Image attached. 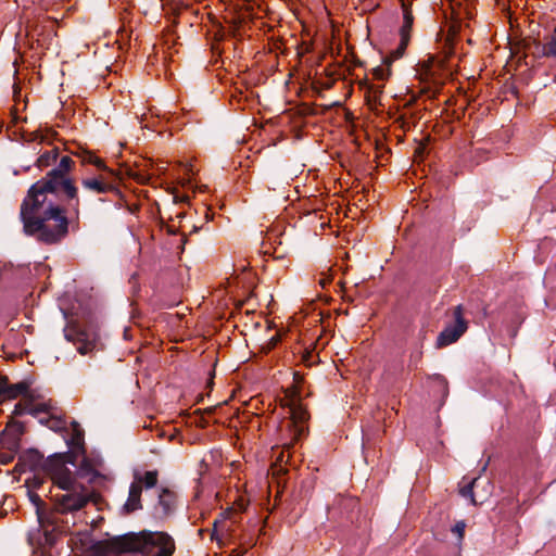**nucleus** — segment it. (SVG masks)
Wrapping results in <instances>:
<instances>
[{
  "mask_svg": "<svg viewBox=\"0 0 556 556\" xmlns=\"http://www.w3.org/2000/svg\"><path fill=\"white\" fill-rule=\"evenodd\" d=\"M80 199L74 180L60 169H50L33 184L20 208L23 232L43 244H58L68 235L70 217H79Z\"/></svg>",
  "mask_w": 556,
  "mask_h": 556,
  "instance_id": "f257e3e1",
  "label": "nucleus"
},
{
  "mask_svg": "<svg viewBox=\"0 0 556 556\" xmlns=\"http://www.w3.org/2000/svg\"><path fill=\"white\" fill-rule=\"evenodd\" d=\"M73 434L66 438L67 451L45 457L39 451L30 448L24 455V462L30 471H42L59 489L70 485L67 465H75L76 455L85 452V431L79 422H73Z\"/></svg>",
  "mask_w": 556,
  "mask_h": 556,
  "instance_id": "f03ea898",
  "label": "nucleus"
},
{
  "mask_svg": "<svg viewBox=\"0 0 556 556\" xmlns=\"http://www.w3.org/2000/svg\"><path fill=\"white\" fill-rule=\"evenodd\" d=\"M73 466L76 468L74 471L67 467L70 485L62 489L65 493L54 496L55 509L61 514L83 509L92 500V491L89 485L104 478L86 457V451L76 455Z\"/></svg>",
  "mask_w": 556,
  "mask_h": 556,
  "instance_id": "7ed1b4c3",
  "label": "nucleus"
},
{
  "mask_svg": "<svg viewBox=\"0 0 556 556\" xmlns=\"http://www.w3.org/2000/svg\"><path fill=\"white\" fill-rule=\"evenodd\" d=\"M63 316L67 319L64 328L66 341L77 346L80 355H87L97 350L100 341L101 314L96 305L88 302L77 301L73 305L71 314L61 308Z\"/></svg>",
  "mask_w": 556,
  "mask_h": 556,
  "instance_id": "20e7f679",
  "label": "nucleus"
},
{
  "mask_svg": "<svg viewBox=\"0 0 556 556\" xmlns=\"http://www.w3.org/2000/svg\"><path fill=\"white\" fill-rule=\"evenodd\" d=\"M111 548L130 556H172L174 541L165 532H129L112 539Z\"/></svg>",
  "mask_w": 556,
  "mask_h": 556,
  "instance_id": "39448f33",
  "label": "nucleus"
},
{
  "mask_svg": "<svg viewBox=\"0 0 556 556\" xmlns=\"http://www.w3.org/2000/svg\"><path fill=\"white\" fill-rule=\"evenodd\" d=\"M454 323L448 324L439 333L435 342L438 349L455 343L467 330L468 323L463 316V307L458 305L454 309Z\"/></svg>",
  "mask_w": 556,
  "mask_h": 556,
  "instance_id": "423d86ee",
  "label": "nucleus"
},
{
  "mask_svg": "<svg viewBox=\"0 0 556 556\" xmlns=\"http://www.w3.org/2000/svg\"><path fill=\"white\" fill-rule=\"evenodd\" d=\"M400 2L403 11V25L400 28L401 39L399 46L394 49L393 59H400L403 56L410 39V30L414 23L412 12L413 0H400Z\"/></svg>",
  "mask_w": 556,
  "mask_h": 556,
  "instance_id": "0eeeda50",
  "label": "nucleus"
},
{
  "mask_svg": "<svg viewBox=\"0 0 556 556\" xmlns=\"http://www.w3.org/2000/svg\"><path fill=\"white\" fill-rule=\"evenodd\" d=\"M290 414L294 425L295 437L296 439H301L307 433V427L305 424L309 417L308 412L302 404L301 390H296L295 393H293V399L290 404Z\"/></svg>",
  "mask_w": 556,
  "mask_h": 556,
  "instance_id": "6e6552de",
  "label": "nucleus"
},
{
  "mask_svg": "<svg viewBox=\"0 0 556 556\" xmlns=\"http://www.w3.org/2000/svg\"><path fill=\"white\" fill-rule=\"evenodd\" d=\"M177 494L168 488H162L157 503L154 505L152 516L156 520H165L172 516L176 509Z\"/></svg>",
  "mask_w": 556,
  "mask_h": 556,
  "instance_id": "1a4fd4ad",
  "label": "nucleus"
},
{
  "mask_svg": "<svg viewBox=\"0 0 556 556\" xmlns=\"http://www.w3.org/2000/svg\"><path fill=\"white\" fill-rule=\"evenodd\" d=\"M80 184L84 190L93 192L96 194L117 192L115 185L108 180L103 174L83 178Z\"/></svg>",
  "mask_w": 556,
  "mask_h": 556,
  "instance_id": "9d476101",
  "label": "nucleus"
},
{
  "mask_svg": "<svg viewBox=\"0 0 556 556\" xmlns=\"http://www.w3.org/2000/svg\"><path fill=\"white\" fill-rule=\"evenodd\" d=\"M28 390L29 383L27 381L11 384L8 377L0 376V403L5 400H14L21 395L25 396Z\"/></svg>",
  "mask_w": 556,
  "mask_h": 556,
  "instance_id": "9b49d317",
  "label": "nucleus"
},
{
  "mask_svg": "<svg viewBox=\"0 0 556 556\" xmlns=\"http://www.w3.org/2000/svg\"><path fill=\"white\" fill-rule=\"evenodd\" d=\"M141 493V485L139 483H130L128 498L122 507L124 515L132 514L142 508Z\"/></svg>",
  "mask_w": 556,
  "mask_h": 556,
  "instance_id": "f8f14e48",
  "label": "nucleus"
},
{
  "mask_svg": "<svg viewBox=\"0 0 556 556\" xmlns=\"http://www.w3.org/2000/svg\"><path fill=\"white\" fill-rule=\"evenodd\" d=\"M73 422H77L76 420H72L70 424L65 418L56 417L54 415H50L47 419V427L62 435L64 441L66 442V438L72 437L73 434Z\"/></svg>",
  "mask_w": 556,
  "mask_h": 556,
  "instance_id": "ddd939ff",
  "label": "nucleus"
},
{
  "mask_svg": "<svg viewBox=\"0 0 556 556\" xmlns=\"http://www.w3.org/2000/svg\"><path fill=\"white\" fill-rule=\"evenodd\" d=\"M27 496L29 502L35 506L37 519L40 525L45 522L52 523L50 519L51 513L47 510L46 503L41 500V497L33 490L27 489Z\"/></svg>",
  "mask_w": 556,
  "mask_h": 556,
  "instance_id": "4468645a",
  "label": "nucleus"
},
{
  "mask_svg": "<svg viewBox=\"0 0 556 556\" xmlns=\"http://www.w3.org/2000/svg\"><path fill=\"white\" fill-rule=\"evenodd\" d=\"M41 413H50V405L47 403H41L38 405H34L31 403L23 404L17 403L14 406V414L16 416H22L25 414L31 415L34 417H38Z\"/></svg>",
  "mask_w": 556,
  "mask_h": 556,
  "instance_id": "2eb2a0df",
  "label": "nucleus"
},
{
  "mask_svg": "<svg viewBox=\"0 0 556 556\" xmlns=\"http://www.w3.org/2000/svg\"><path fill=\"white\" fill-rule=\"evenodd\" d=\"M437 60L434 56L428 55L427 60H420L417 63V75L420 76L422 81H429L434 78L435 70L434 65L437 64Z\"/></svg>",
  "mask_w": 556,
  "mask_h": 556,
  "instance_id": "dca6fc26",
  "label": "nucleus"
},
{
  "mask_svg": "<svg viewBox=\"0 0 556 556\" xmlns=\"http://www.w3.org/2000/svg\"><path fill=\"white\" fill-rule=\"evenodd\" d=\"M157 471L156 470H148L143 473L136 471L134 473V481L131 483H139L141 489L144 486L146 489H152L157 483Z\"/></svg>",
  "mask_w": 556,
  "mask_h": 556,
  "instance_id": "f3484780",
  "label": "nucleus"
},
{
  "mask_svg": "<svg viewBox=\"0 0 556 556\" xmlns=\"http://www.w3.org/2000/svg\"><path fill=\"white\" fill-rule=\"evenodd\" d=\"M393 54H394V50H392L389 55L383 56L381 65H379L372 70V75L376 79L384 80L390 76V74H391L390 65L392 64L393 61L396 60V59H393Z\"/></svg>",
  "mask_w": 556,
  "mask_h": 556,
  "instance_id": "a211bd4d",
  "label": "nucleus"
},
{
  "mask_svg": "<svg viewBox=\"0 0 556 556\" xmlns=\"http://www.w3.org/2000/svg\"><path fill=\"white\" fill-rule=\"evenodd\" d=\"M59 156V149L53 148L49 151H45L36 161V166L40 169L49 167L54 164Z\"/></svg>",
  "mask_w": 556,
  "mask_h": 556,
  "instance_id": "6ab92c4d",
  "label": "nucleus"
},
{
  "mask_svg": "<svg viewBox=\"0 0 556 556\" xmlns=\"http://www.w3.org/2000/svg\"><path fill=\"white\" fill-rule=\"evenodd\" d=\"M80 159L84 164H91L100 172L112 174V170L108 168L105 163L101 159H99L97 155H94L93 153H91L89 151L84 152L80 155Z\"/></svg>",
  "mask_w": 556,
  "mask_h": 556,
  "instance_id": "aec40b11",
  "label": "nucleus"
},
{
  "mask_svg": "<svg viewBox=\"0 0 556 556\" xmlns=\"http://www.w3.org/2000/svg\"><path fill=\"white\" fill-rule=\"evenodd\" d=\"M23 270V268H15L11 263H1L0 262V280H11L14 281L17 277V274Z\"/></svg>",
  "mask_w": 556,
  "mask_h": 556,
  "instance_id": "412c9836",
  "label": "nucleus"
},
{
  "mask_svg": "<svg viewBox=\"0 0 556 556\" xmlns=\"http://www.w3.org/2000/svg\"><path fill=\"white\" fill-rule=\"evenodd\" d=\"M33 472H34V475L26 479L25 486L28 490L35 491V490L41 489V486L45 483L46 478L47 477L49 478V476L45 475L42 471H33Z\"/></svg>",
  "mask_w": 556,
  "mask_h": 556,
  "instance_id": "4be33fe9",
  "label": "nucleus"
},
{
  "mask_svg": "<svg viewBox=\"0 0 556 556\" xmlns=\"http://www.w3.org/2000/svg\"><path fill=\"white\" fill-rule=\"evenodd\" d=\"M232 514H233L232 508H228V509L222 511L219 514L218 518L215 519V521L213 522V530H212V534H211L212 541H217L218 543L220 542V538L218 535V527L225 520L230 519Z\"/></svg>",
  "mask_w": 556,
  "mask_h": 556,
  "instance_id": "5701e85b",
  "label": "nucleus"
},
{
  "mask_svg": "<svg viewBox=\"0 0 556 556\" xmlns=\"http://www.w3.org/2000/svg\"><path fill=\"white\" fill-rule=\"evenodd\" d=\"M523 319H525V316L522 313H516L511 317V319L507 323L506 330H507V334L509 336V338L514 339L517 336L518 329L521 326V324L523 323Z\"/></svg>",
  "mask_w": 556,
  "mask_h": 556,
  "instance_id": "b1692460",
  "label": "nucleus"
},
{
  "mask_svg": "<svg viewBox=\"0 0 556 556\" xmlns=\"http://www.w3.org/2000/svg\"><path fill=\"white\" fill-rule=\"evenodd\" d=\"M542 54L546 58H556V36H552L549 40L543 45Z\"/></svg>",
  "mask_w": 556,
  "mask_h": 556,
  "instance_id": "393cba45",
  "label": "nucleus"
},
{
  "mask_svg": "<svg viewBox=\"0 0 556 556\" xmlns=\"http://www.w3.org/2000/svg\"><path fill=\"white\" fill-rule=\"evenodd\" d=\"M478 479H472L469 483L464 485L460 489V495L463 497H469L471 500L472 504H476L475 497H473V488L477 485Z\"/></svg>",
  "mask_w": 556,
  "mask_h": 556,
  "instance_id": "a878e982",
  "label": "nucleus"
},
{
  "mask_svg": "<svg viewBox=\"0 0 556 556\" xmlns=\"http://www.w3.org/2000/svg\"><path fill=\"white\" fill-rule=\"evenodd\" d=\"M74 161L71 156L68 155H63L58 165L60 167L61 170H63L65 174H67L70 176V173L72 172L73 167H74Z\"/></svg>",
  "mask_w": 556,
  "mask_h": 556,
  "instance_id": "bb28decb",
  "label": "nucleus"
},
{
  "mask_svg": "<svg viewBox=\"0 0 556 556\" xmlns=\"http://www.w3.org/2000/svg\"><path fill=\"white\" fill-rule=\"evenodd\" d=\"M422 357V351L420 349H416L410 353L408 367L412 369H417L418 364L420 363Z\"/></svg>",
  "mask_w": 556,
  "mask_h": 556,
  "instance_id": "cd10ccee",
  "label": "nucleus"
},
{
  "mask_svg": "<svg viewBox=\"0 0 556 556\" xmlns=\"http://www.w3.org/2000/svg\"><path fill=\"white\" fill-rule=\"evenodd\" d=\"M317 355L314 351L305 350L302 355V361L306 366H313L316 363Z\"/></svg>",
  "mask_w": 556,
  "mask_h": 556,
  "instance_id": "c85d7f7f",
  "label": "nucleus"
},
{
  "mask_svg": "<svg viewBox=\"0 0 556 556\" xmlns=\"http://www.w3.org/2000/svg\"><path fill=\"white\" fill-rule=\"evenodd\" d=\"M466 523L465 521L460 520L455 523V526L452 528V532L456 533L458 535V539L462 540L464 538Z\"/></svg>",
  "mask_w": 556,
  "mask_h": 556,
  "instance_id": "c756f323",
  "label": "nucleus"
},
{
  "mask_svg": "<svg viewBox=\"0 0 556 556\" xmlns=\"http://www.w3.org/2000/svg\"><path fill=\"white\" fill-rule=\"evenodd\" d=\"M437 380L439 381L440 386L442 387L443 397H446L448 394V386H447L446 379L444 377L438 375Z\"/></svg>",
  "mask_w": 556,
  "mask_h": 556,
  "instance_id": "7c9ffc66",
  "label": "nucleus"
},
{
  "mask_svg": "<svg viewBox=\"0 0 556 556\" xmlns=\"http://www.w3.org/2000/svg\"><path fill=\"white\" fill-rule=\"evenodd\" d=\"M293 381L296 384L294 392L301 390L299 386L303 382V376L298 371L293 372Z\"/></svg>",
  "mask_w": 556,
  "mask_h": 556,
  "instance_id": "2f4dec72",
  "label": "nucleus"
},
{
  "mask_svg": "<svg viewBox=\"0 0 556 556\" xmlns=\"http://www.w3.org/2000/svg\"><path fill=\"white\" fill-rule=\"evenodd\" d=\"M18 440H20V439H18V437L13 438L10 442H8V443H7V444H8V447H9L11 451H13V450L17 448V446H18Z\"/></svg>",
  "mask_w": 556,
  "mask_h": 556,
  "instance_id": "473e14b6",
  "label": "nucleus"
},
{
  "mask_svg": "<svg viewBox=\"0 0 556 556\" xmlns=\"http://www.w3.org/2000/svg\"><path fill=\"white\" fill-rule=\"evenodd\" d=\"M279 340L280 339H279L278 336H274V337L270 338L269 343H270L271 346H275V345L278 344Z\"/></svg>",
  "mask_w": 556,
  "mask_h": 556,
  "instance_id": "72a5a7b5",
  "label": "nucleus"
},
{
  "mask_svg": "<svg viewBox=\"0 0 556 556\" xmlns=\"http://www.w3.org/2000/svg\"><path fill=\"white\" fill-rule=\"evenodd\" d=\"M13 459L12 456H7L5 458L0 459L1 463H9Z\"/></svg>",
  "mask_w": 556,
  "mask_h": 556,
  "instance_id": "f704fd0d",
  "label": "nucleus"
},
{
  "mask_svg": "<svg viewBox=\"0 0 556 556\" xmlns=\"http://www.w3.org/2000/svg\"><path fill=\"white\" fill-rule=\"evenodd\" d=\"M47 419H48V417L39 418V422H40L41 425L47 426Z\"/></svg>",
  "mask_w": 556,
  "mask_h": 556,
  "instance_id": "c9c22d12",
  "label": "nucleus"
},
{
  "mask_svg": "<svg viewBox=\"0 0 556 556\" xmlns=\"http://www.w3.org/2000/svg\"><path fill=\"white\" fill-rule=\"evenodd\" d=\"M214 378V372L211 374V378H210V381H208V387H211L213 384V381L212 379Z\"/></svg>",
  "mask_w": 556,
  "mask_h": 556,
  "instance_id": "e433bc0d",
  "label": "nucleus"
},
{
  "mask_svg": "<svg viewBox=\"0 0 556 556\" xmlns=\"http://www.w3.org/2000/svg\"><path fill=\"white\" fill-rule=\"evenodd\" d=\"M204 532H205V530H204V529H200V530L198 531L199 536H201V538H202V536H203V534H204Z\"/></svg>",
  "mask_w": 556,
  "mask_h": 556,
  "instance_id": "4c0bfd02",
  "label": "nucleus"
},
{
  "mask_svg": "<svg viewBox=\"0 0 556 556\" xmlns=\"http://www.w3.org/2000/svg\"><path fill=\"white\" fill-rule=\"evenodd\" d=\"M419 336L424 339L425 338V332L424 331H419Z\"/></svg>",
  "mask_w": 556,
  "mask_h": 556,
  "instance_id": "58836bf2",
  "label": "nucleus"
},
{
  "mask_svg": "<svg viewBox=\"0 0 556 556\" xmlns=\"http://www.w3.org/2000/svg\"><path fill=\"white\" fill-rule=\"evenodd\" d=\"M23 433V430H22V427L20 426L18 428V434H22Z\"/></svg>",
  "mask_w": 556,
  "mask_h": 556,
  "instance_id": "ea45409f",
  "label": "nucleus"
}]
</instances>
